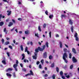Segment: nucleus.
<instances>
[{"instance_id": "obj_27", "label": "nucleus", "mask_w": 79, "mask_h": 79, "mask_svg": "<svg viewBox=\"0 0 79 79\" xmlns=\"http://www.w3.org/2000/svg\"><path fill=\"white\" fill-rule=\"evenodd\" d=\"M65 77H66L67 78H69V75L67 76V73H65Z\"/></svg>"}, {"instance_id": "obj_38", "label": "nucleus", "mask_w": 79, "mask_h": 79, "mask_svg": "<svg viewBox=\"0 0 79 79\" xmlns=\"http://www.w3.org/2000/svg\"><path fill=\"white\" fill-rule=\"evenodd\" d=\"M17 1L18 2V5H21V2H19V0H18Z\"/></svg>"}, {"instance_id": "obj_49", "label": "nucleus", "mask_w": 79, "mask_h": 79, "mask_svg": "<svg viewBox=\"0 0 79 79\" xmlns=\"http://www.w3.org/2000/svg\"><path fill=\"white\" fill-rule=\"evenodd\" d=\"M23 71H24L25 72H26V69H23Z\"/></svg>"}, {"instance_id": "obj_28", "label": "nucleus", "mask_w": 79, "mask_h": 79, "mask_svg": "<svg viewBox=\"0 0 79 79\" xmlns=\"http://www.w3.org/2000/svg\"><path fill=\"white\" fill-rule=\"evenodd\" d=\"M52 58H53V56H52L51 55L49 56V59H50V60H51L52 59Z\"/></svg>"}, {"instance_id": "obj_61", "label": "nucleus", "mask_w": 79, "mask_h": 79, "mask_svg": "<svg viewBox=\"0 0 79 79\" xmlns=\"http://www.w3.org/2000/svg\"><path fill=\"white\" fill-rule=\"evenodd\" d=\"M30 44L31 45H32L33 43H32V42H31L30 43Z\"/></svg>"}, {"instance_id": "obj_39", "label": "nucleus", "mask_w": 79, "mask_h": 79, "mask_svg": "<svg viewBox=\"0 0 79 79\" xmlns=\"http://www.w3.org/2000/svg\"><path fill=\"white\" fill-rule=\"evenodd\" d=\"M35 35L36 37H39V35H38V34L37 33H35Z\"/></svg>"}, {"instance_id": "obj_22", "label": "nucleus", "mask_w": 79, "mask_h": 79, "mask_svg": "<svg viewBox=\"0 0 79 79\" xmlns=\"http://www.w3.org/2000/svg\"><path fill=\"white\" fill-rule=\"evenodd\" d=\"M6 74L7 76H9L10 77H11V75L10 73H7Z\"/></svg>"}, {"instance_id": "obj_34", "label": "nucleus", "mask_w": 79, "mask_h": 79, "mask_svg": "<svg viewBox=\"0 0 79 79\" xmlns=\"http://www.w3.org/2000/svg\"><path fill=\"white\" fill-rule=\"evenodd\" d=\"M72 56V54H71V53H70L69 54V58H71V56Z\"/></svg>"}, {"instance_id": "obj_63", "label": "nucleus", "mask_w": 79, "mask_h": 79, "mask_svg": "<svg viewBox=\"0 0 79 79\" xmlns=\"http://www.w3.org/2000/svg\"><path fill=\"white\" fill-rule=\"evenodd\" d=\"M16 64H18V60H16Z\"/></svg>"}, {"instance_id": "obj_52", "label": "nucleus", "mask_w": 79, "mask_h": 79, "mask_svg": "<svg viewBox=\"0 0 79 79\" xmlns=\"http://www.w3.org/2000/svg\"><path fill=\"white\" fill-rule=\"evenodd\" d=\"M12 22L13 23H15V20L12 19Z\"/></svg>"}, {"instance_id": "obj_7", "label": "nucleus", "mask_w": 79, "mask_h": 79, "mask_svg": "<svg viewBox=\"0 0 79 79\" xmlns=\"http://www.w3.org/2000/svg\"><path fill=\"white\" fill-rule=\"evenodd\" d=\"M59 44H60V48H62L63 47V44H62V42L61 41L59 42Z\"/></svg>"}, {"instance_id": "obj_19", "label": "nucleus", "mask_w": 79, "mask_h": 79, "mask_svg": "<svg viewBox=\"0 0 79 79\" xmlns=\"http://www.w3.org/2000/svg\"><path fill=\"white\" fill-rule=\"evenodd\" d=\"M61 17V18H65V17H66V15H62Z\"/></svg>"}, {"instance_id": "obj_41", "label": "nucleus", "mask_w": 79, "mask_h": 79, "mask_svg": "<svg viewBox=\"0 0 79 79\" xmlns=\"http://www.w3.org/2000/svg\"><path fill=\"white\" fill-rule=\"evenodd\" d=\"M31 76V73H28L25 75V76Z\"/></svg>"}, {"instance_id": "obj_30", "label": "nucleus", "mask_w": 79, "mask_h": 79, "mask_svg": "<svg viewBox=\"0 0 79 79\" xmlns=\"http://www.w3.org/2000/svg\"><path fill=\"white\" fill-rule=\"evenodd\" d=\"M74 37H77V33H76L74 35Z\"/></svg>"}, {"instance_id": "obj_37", "label": "nucleus", "mask_w": 79, "mask_h": 79, "mask_svg": "<svg viewBox=\"0 0 79 79\" xmlns=\"http://www.w3.org/2000/svg\"><path fill=\"white\" fill-rule=\"evenodd\" d=\"M44 60L42 59L41 60V64H44Z\"/></svg>"}, {"instance_id": "obj_45", "label": "nucleus", "mask_w": 79, "mask_h": 79, "mask_svg": "<svg viewBox=\"0 0 79 79\" xmlns=\"http://www.w3.org/2000/svg\"><path fill=\"white\" fill-rule=\"evenodd\" d=\"M13 75L14 77H16V75H15V73H13Z\"/></svg>"}, {"instance_id": "obj_1", "label": "nucleus", "mask_w": 79, "mask_h": 79, "mask_svg": "<svg viewBox=\"0 0 79 79\" xmlns=\"http://www.w3.org/2000/svg\"><path fill=\"white\" fill-rule=\"evenodd\" d=\"M42 48H41L40 47H38V48H37L35 50V56H33V59H35V60L37 59V53H38V52H39V50L41 51H43V50L45 49V45H44L43 46H42Z\"/></svg>"}, {"instance_id": "obj_35", "label": "nucleus", "mask_w": 79, "mask_h": 79, "mask_svg": "<svg viewBox=\"0 0 79 79\" xmlns=\"http://www.w3.org/2000/svg\"><path fill=\"white\" fill-rule=\"evenodd\" d=\"M52 34V32L51 31H50L49 33V37L50 38H51V35Z\"/></svg>"}, {"instance_id": "obj_53", "label": "nucleus", "mask_w": 79, "mask_h": 79, "mask_svg": "<svg viewBox=\"0 0 79 79\" xmlns=\"http://www.w3.org/2000/svg\"><path fill=\"white\" fill-rule=\"evenodd\" d=\"M3 2H7V3H9L8 2H7V0H2Z\"/></svg>"}, {"instance_id": "obj_4", "label": "nucleus", "mask_w": 79, "mask_h": 79, "mask_svg": "<svg viewBox=\"0 0 79 79\" xmlns=\"http://www.w3.org/2000/svg\"><path fill=\"white\" fill-rule=\"evenodd\" d=\"M72 60L73 63L77 62V60H76V58L74 57H73Z\"/></svg>"}, {"instance_id": "obj_2", "label": "nucleus", "mask_w": 79, "mask_h": 79, "mask_svg": "<svg viewBox=\"0 0 79 79\" xmlns=\"http://www.w3.org/2000/svg\"><path fill=\"white\" fill-rule=\"evenodd\" d=\"M67 57L68 54L66 53H65L63 55V58L65 62L66 63H68V61H67V60L66 59V58Z\"/></svg>"}, {"instance_id": "obj_9", "label": "nucleus", "mask_w": 79, "mask_h": 79, "mask_svg": "<svg viewBox=\"0 0 79 79\" xmlns=\"http://www.w3.org/2000/svg\"><path fill=\"white\" fill-rule=\"evenodd\" d=\"M72 52L74 53H75L76 54V50L74 49V48H73L72 49Z\"/></svg>"}, {"instance_id": "obj_24", "label": "nucleus", "mask_w": 79, "mask_h": 79, "mask_svg": "<svg viewBox=\"0 0 79 79\" xmlns=\"http://www.w3.org/2000/svg\"><path fill=\"white\" fill-rule=\"evenodd\" d=\"M30 72L31 75H32V76L34 75V74L33 73V72H32V70H30Z\"/></svg>"}, {"instance_id": "obj_59", "label": "nucleus", "mask_w": 79, "mask_h": 79, "mask_svg": "<svg viewBox=\"0 0 79 79\" xmlns=\"http://www.w3.org/2000/svg\"><path fill=\"white\" fill-rule=\"evenodd\" d=\"M6 40H10V38H6Z\"/></svg>"}, {"instance_id": "obj_48", "label": "nucleus", "mask_w": 79, "mask_h": 79, "mask_svg": "<svg viewBox=\"0 0 79 79\" xmlns=\"http://www.w3.org/2000/svg\"><path fill=\"white\" fill-rule=\"evenodd\" d=\"M39 68H40V69H41L42 68V65L41 64H40L39 66Z\"/></svg>"}, {"instance_id": "obj_17", "label": "nucleus", "mask_w": 79, "mask_h": 79, "mask_svg": "<svg viewBox=\"0 0 79 79\" xmlns=\"http://www.w3.org/2000/svg\"><path fill=\"white\" fill-rule=\"evenodd\" d=\"M69 23L70 24H71V25H72V24H73V22H72V20L71 19L69 20Z\"/></svg>"}, {"instance_id": "obj_60", "label": "nucleus", "mask_w": 79, "mask_h": 79, "mask_svg": "<svg viewBox=\"0 0 79 79\" xmlns=\"http://www.w3.org/2000/svg\"><path fill=\"white\" fill-rule=\"evenodd\" d=\"M56 37H59V35L58 34L56 35Z\"/></svg>"}, {"instance_id": "obj_6", "label": "nucleus", "mask_w": 79, "mask_h": 79, "mask_svg": "<svg viewBox=\"0 0 79 79\" xmlns=\"http://www.w3.org/2000/svg\"><path fill=\"white\" fill-rule=\"evenodd\" d=\"M43 56L44 58H47V52H45L43 55Z\"/></svg>"}, {"instance_id": "obj_33", "label": "nucleus", "mask_w": 79, "mask_h": 79, "mask_svg": "<svg viewBox=\"0 0 79 79\" xmlns=\"http://www.w3.org/2000/svg\"><path fill=\"white\" fill-rule=\"evenodd\" d=\"M2 63H3V64H6V62L5 60H2Z\"/></svg>"}, {"instance_id": "obj_16", "label": "nucleus", "mask_w": 79, "mask_h": 79, "mask_svg": "<svg viewBox=\"0 0 79 79\" xmlns=\"http://www.w3.org/2000/svg\"><path fill=\"white\" fill-rule=\"evenodd\" d=\"M3 24H4L3 22H0V26H2L3 25Z\"/></svg>"}, {"instance_id": "obj_3", "label": "nucleus", "mask_w": 79, "mask_h": 79, "mask_svg": "<svg viewBox=\"0 0 79 79\" xmlns=\"http://www.w3.org/2000/svg\"><path fill=\"white\" fill-rule=\"evenodd\" d=\"M17 66H18V64H14L13 65V67L15 69V70L16 71H17V69L16 68Z\"/></svg>"}, {"instance_id": "obj_5", "label": "nucleus", "mask_w": 79, "mask_h": 79, "mask_svg": "<svg viewBox=\"0 0 79 79\" xmlns=\"http://www.w3.org/2000/svg\"><path fill=\"white\" fill-rule=\"evenodd\" d=\"M27 52V54L28 55H29V51L27 50V47H26L25 48V52Z\"/></svg>"}, {"instance_id": "obj_64", "label": "nucleus", "mask_w": 79, "mask_h": 79, "mask_svg": "<svg viewBox=\"0 0 79 79\" xmlns=\"http://www.w3.org/2000/svg\"><path fill=\"white\" fill-rule=\"evenodd\" d=\"M24 63L26 62V59H24Z\"/></svg>"}, {"instance_id": "obj_8", "label": "nucleus", "mask_w": 79, "mask_h": 79, "mask_svg": "<svg viewBox=\"0 0 79 79\" xmlns=\"http://www.w3.org/2000/svg\"><path fill=\"white\" fill-rule=\"evenodd\" d=\"M25 34L27 35V34H29V31L28 30L26 31H25Z\"/></svg>"}, {"instance_id": "obj_11", "label": "nucleus", "mask_w": 79, "mask_h": 79, "mask_svg": "<svg viewBox=\"0 0 79 79\" xmlns=\"http://www.w3.org/2000/svg\"><path fill=\"white\" fill-rule=\"evenodd\" d=\"M49 18L50 19H53V15L52 14L50 15L49 16Z\"/></svg>"}, {"instance_id": "obj_56", "label": "nucleus", "mask_w": 79, "mask_h": 79, "mask_svg": "<svg viewBox=\"0 0 79 79\" xmlns=\"http://www.w3.org/2000/svg\"><path fill=\"white\" fill-rule=\"evenodd\" d=\"M62 78L63 79H65V77L64 76H62Z\"/></svg>"}, {"instance_id": "obj_43", "label": "nucleus", "mask_w": 79, "mask_h": 79, "mask_svg": "<svg viewBox=\"0 0 79 79\" xmlns=\"http://www.w3.org/2000/svg\"><path fill=\"white\" fill-rule=\"evenodd\" d=\"M56 70L57 72V73H58V72L59 71V69H58V68L56 67Z\"/></svg>"}, {"instance_id": "obj_29", "label": "nucleus", "mask_w": 79, "mask_h": 79, "mask_svg": "<svg viewBox=\"0 0 79 79\" xmlns=\"http://www.w3.org/2000/svg\"><path fill=\"white\" fill-rule=\"evenodd\" d=\"M73 28H74V27L72 26L71 28V31L72 32H74V30H73Z\"/></svg>"}, {"instance_id": "obj_50", "label": "nucleus", "mask_w": 79, "mask_h": 79, "mask_svg": "<svg viewBox=\"0 0 79 79\" xmlns=\"http://www.w3.org/2000/svg\"><path fill=\"white\" fill-rule=\"evenodd\" d=\"M18 20H19V21H21L22 20V19L21 18H18Z\"/></svg>"}, {"instance_id": "obj_58", "label": "nucleus", "mask_w": 79, "mask_h": 79, "mask_svg": "<svg viewBox=\"0 0 79 79\" xmlns=\"http://www.w3.org/2000/svg\"><path fill=\"white\" fill-rule=\"evenodd\" d=\"M14 29H15V27H14L11 30V31H14Z\"/></svg>"}, {"instance_id": "obj_62", "label": "nucleus", "mask_w": 79, "mask_h": 79, "mask_svg": "<svg viewBox=\"0 0 79 79\" xmlns=\"http://www.w3.org/2000/svg\"><path fill=\"white\" fill-rule=\"evenodd\" d=\"M47 76H48V75L47 74H46L44 76V77H47Z\"/></svg>"}, {"instance_id": "obj_10", "label": "nucleus", "mask_w": 79, "mask_h": 79, "mask_svg": "<svg viewBox=\"0 0 79 79\" xmlns=\"http://www.w3.org/2000/svg\"><path fill=\"white\" fill-rule=\"evenodd\" d=\"M9 24L8 25V26L9 27L11 26L12 25H13V23L11 22L9 23Z\"/></svg>"}, {"instance_id": "obj_32", "label": "nucleus", "mask_w": 79, "mask_h": 79, "mask_svg": "<svg viewBox=\"0 0 79 79\" xmlns=\"http://www.w3.org/2000/svg\"><path fill=\"white\" fill-rule=\"evenodd\" d=\"M46 24L45 23H44L43 25V28H45L46 27Z\"/></svg>"}, {"instance_id": "obj_21", "label": "nucleus", "mask_w": 79, "mask_h": 79, "mask_svg": "<svg viewBox=\"0 0 79 79\" xmlns=\"http://www.w3.org/2000/svg\"><path fill=\"white\" fill-rule=\"evenodd\" d=\"M12 69L9 68L6 70V71H12Z\"/></svg>"}, {"instance_id": "obj_46", "label": "nucleus", "mask_w": 79, "mask_h": 79, "mask_svg": "<svg viewBox=\"0 0 79 79\" xmlns=\"http://www.w3.org/2000/svg\"><path fill=\"white\" fill-rule=\"evenodd\" d=\"M9 47L10 49H13V47L11 46H9Z\"/></svg>"}, {"instance_id": "obj_44", "label": "nucleus", "mask_w": 79, "mask_h": 79, "mask_svg": "<svg viewBox=\"0 0 79 79\" xmlns=\"http://www.w3.org/2000/svg\"><path fill=\"white\" fill-rule=\"evenodd\" d=\"M63 72L62 71H61L60 73V75L61 76H62V75H63Z\"/></svg>"}, {"instance_id": "obj_55", "label": "nucleus", "mask_w": 79, "mask_h": 79, "mask_svg": "<svg viewBox=\"0 0 79 79\" xmlns=\"http://www.w3.org/2000/svg\"><path fill=\"white\" fill-rule=\"evenodd\" d=\"M39 63H40V61H38L36 62L37 64H39Z\"/></svg>"}, {"instance_id": "obj_54", "label": "nucleus", "mask_w": 79, "mask_h": 79, "mask_svg": "<svg viewBox=\"0 0 79 79\" xmlns=\"http://www.w3.org/2000/svg\"><path fill=\"white\" fill-rule=\"evenodd\" d=\"M20 65L21 66V67H22V68H23V65L22 64H20Z\"/></svg>"}, {"instance_id": "obj_14", "label": "nucleus", "mask_w": 79, "mask_h": 79, "mask_svg": "<svg viewBox=\"0 0 79 79\" xmlns=\"http://www.w3.org/2000/svg\"><path fill=\"white\" fill-rule=\"evenodd\" d=\"M7 13H9L8 14H7L8 16H10V15H11V11H10L9 10H8L7 11Z\"/></svg>"}, {"instance_id": "obj_57", "label": "nucleus", "mask_w": 79, "mask_h": 79, "mask_svg": "<svg viewBox=\"0 0 79 79\" xmlns=\"http://www.w3.org/2000/svg\"><path fill=\"white\" fill-rule=\"evenodd\" d=\"M7 54L8 56H10V53L9 52H7Z\"/></svg>"}, {"instance_id": "obj_20", "label": "nucleus", "mask_w": 79, "mask_h": 79, "mask_svg": "<svg viewBox=\"0 0 79 79\" xmlns=\"http://www.w3.org/2000/svg\"><path fill=\"white\" fill-rule=\"evenodd\" d=\"M38 30L40 32H41V31H42V30H41V28H40V26L38 27Z\"/></svg>"}, {"instance_id": "obj_51", "label": "nucleus", "mask_w": 79, "mask_h": 79, "mask_svg": "<svg viewBox=\"0 0 79 79\" xmlns=\"http://www.w3.org/2000/svg\"><path fill=\"white\" fill-rule=\"evenodd\" d=\"M64 45L65 46L67 47V48H68V46L66 44H64Z\"/></svg>"}, {"instance_id": "obj_47", "label": "nucleus", "mask_w": 79, "mask_h": 79, "mask_svg": "<svg viewBox=\"0 0 79 79\" xmlns=\"http://www.w3.org/2000/svg\"><path fill=\"white\" fill-rule=\"evenodd\" d=\"M2 43L3 44L4 43V41H5V40H4V39H2Z\"/></svg>"}, {"instance_id": "obj_13", "label": "nucleus", "mask_w": 79, "mask_h": 79, "mask_svg": "<svg viewBox=\"0 0 79 79\" xmlns=\"http://www.w3.org/2000/svg\"><path fill=\"white\" fill-rule=\"evenodd\" d=\"M45 46H46L47 48H48V43L47 42H46Z\"/></svg>"}, {"instance_id": "obj_15", "label": "nucleus", "mask_w": 79, "mask_h": 79, "mask_svg": "<svg viewBox=\"0 0 79 79\" xmlns=\"http://www.w3.org/2000/svg\"><path fill=\"white\" fill-rule=\"evenodd\" d=\"M4 32H5L6 34H7V31H6V28H5L4 29Z\"/></svg>"}, {"instance_id": "obj_23", "label": "nucleus", "mask_w": 79, "mask_h": 79, "mask_svg": "<svg viewBox=\"0 0 79 79\" xmlns=\"http://www.w3.org/2000/svg\"><path fill=\"white\" fill-rule=\"evenodd\" d=\"M64 52H68V50L66 48H64Z\"/></svg>"}, {"instance_id": "obj_31", "label": "nucleus", "mask_w": 79, "mask_h": 79, "mask_svg": "<svg viewBox=\"0 0 79 79\" xmlns=\"http://www.w3.org/2000/svg\"><path fill=\"white\" fill-rule=\"evenodd\" d=\"M75 37V38L76 40V41H78V40H79V38H78V37Z\"/></svg>"}, {"instance_id": "obj_42", "label": "nucleus", "mask_w": 79, "mask_h": 79, "mask_svg": "<svg viewBox=\"0 0 79 79\" xmlns=\"http://www.w3.org/2000/svg\"><path fill=\"white\" fill-rule=\"evenodd\" d=\"M73 65H70V69H73Z\"/></svg>"}, {"instance_id": "obj_12", "label": "nucleus", "mask_w": 79, "mask_h": 79, "mask_svg": "<svg viewBox=\"0 0 79 79\" xmlns=\"http://www.w3.org/2000/svg\"><path fill=\"white\" fill-rule=\"evenodd\" d=\"M25 55L24 54H23L22 55V56H23V57L22 59V60H24V59L25 58Z\"/></svg>"}, {"instance_id": "obj_26", "label": "nucleus", "mask_w": 79, "mask_h": 79, "mask_svg": "<svg viewBox=\"0 0 79 79\" xmlns=\"http://www.w3.org/2000/svg\"><path fill=\"white\" fill-rule=\"evenodd\" d=\"M55 65V63H52V64H51V67L52 68H53L54 67Z\"/></svg>"}, {"instance_id": "obj_18", "label": "nucleus", "mask_w": 79, "mask_h": 79, "mask_svg": "<svg viewBox=\"0 0 79 79\" xmlns=\"http://www.w3.org/2000/svg\"><path fill=\"white\" fill-rule=\"evenodd\" d=\"M9 44L10 42L8 41L5 43V45H8V44Z\"/></svg>"}, {"instance_id": "obj_36", "label": "nucleus", "mask_w": 79, "mask_h": 79, "mask_svg": "<svg viewBox=\"0 0 79 79\" xmlns=\"http://www.w3.org/2000/svg\"><path fill=\"white\" fill-rule=\"evenodd\" d=\"M52 77L53 79H55V75H53L52 76Z\"/></svg>"}, {"instance_id": "obj_25", "label": "nucleus", "mask_w": 79, "mask_h": 79, "mask_svg": "<svg viewBox=\"0 0 79 79\" xmlns=\"http://www.w3.org/2000/svg\"><path fill=\"white\" fill-rule=\"evenodd\" d=\"M20 48H21V50L22 51H23V45H21L20 46Z\"/></svg>"}, {"instance_id": "obj_40", "label": "nucleus", "mask_w": 79, "mask_h": 79, "mask_svg": "<svg viewBox=\"0 0 79 79\" xmlns=\"http://www.w3.org/2000/svg\"><path fill=\"white\" fill-rule=\"evenodd\" d=\"M48 11L46 10L45 12V13L46 14V15H48Z\"/></svg>"}]
</instances>
